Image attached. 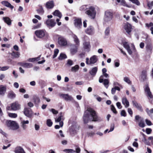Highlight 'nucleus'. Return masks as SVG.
I'll list each match as a JSON object with an SVG mask.
<instances>
[{"instance_id":"nucleus-2","label":"nucleus","mask_w":153,"mask_h":153,"mask_svg":"<svg viewBox=\"0 0 153 153\" xmlns=\"http://www.w3.org/2000/svg\"><path fill=\"white\" fill-rule=\"evenodd\" d=\"M6 123L7 126L11 129L16 130L19 128V126L15 121L8 120L7 121Z\"/></svg>"},{"instance_id":"nucleus-59","label":"nucleus","mask_w":153,"mask_h":153,"mask_svg":"<svg viewBox=\"0 0 153 153\" xmlns=\"http://www.w3.org/2000/svg\"><path fill=\"white\" fill-rule=\"evenodd\" d=\"M152 130L151 128H147L146 129V132L148 134H149L151 133Z\"/></svg>"},{"instance_id":"nucleus-62","label":"nucleus","mask_w":153,"mask_h":153,"mask_svg":"<svg viewBox=\"0 0 153 153\" xmlns=\"http://www.w3.org/2000/svg\"><path fill=\"white\" fill-rule=\"evenodd\" d=\"M103 78V76L101 75L100 76L99 78V81L100 83H102L104 81L103 79L102 78Z\"/></svg>"},{"instance_id":"nucleus-39","label":"nucleus","mask_w":153,"mask_h":153,"mask_svg":"<svg viewBox=\"0 0 153 153\" xmlns=\"http://www.w3.org/2000/svg\"><path fill=\"white\" fill-rule=\"evenodd\" d=\"M109 83V81L108 79H105L104 80L103 84L104 85L105 87L107 88L108 87Z\"/></svg>"},{"instance_id":"nucleus-4","label":"nucleus","mask_w":153,"mask_h":153,"mask_svg":"<svg viewBox=\"0 0 153 153\" xmlns=\"http://www.w3.org/2000/svg\"><path fill=\"white\" fill-rule=\"evenodd\" d=\"M113 18L112 12L108 10L105 12L104 20L105 22H108L111 21Z\"/></svg>"},{"instance_id":"nucleus-54","label":"nucleus","mask_w":153,"mask_h":153,"mask_svg":"<svg viewBox=\"0 0 153 153\" xmlns=\"http://www.w3.org/2000/svg\"><path fill=\"white\" fill-rule=\"evenodd\" d=\"M114 123H112L111 124L110 126V129L109 131L108 132L112 131L114 129Z\"/></svg>"},{"instance_id":"nucleus-31","label":"nucleus","mask_w":153,"mask_h":153,"mask_svg":"<svg viewBox=\"0 0 153 153\" xmlns=\"http://www.w3.org/2000/svg\"><path fill=\"white\" fill-rule=\"evenodd\" d=\"M97 67L93 68L89 71L90 74L91 75L94 76H95L97 72Z\"/></svg>"},{"instance_id":"nucleus-13","label":"nucleus","mask_w":153,"mask_h":153,"mask_svg":"<svg viewBox=\"0 0 153 153\" xmlns=\"http://www.w3.org/2000/svg\"><path fill=\"white\" fill-rule=\"evenodd\" d=\"M18 64L21 66L25 68H30L33 66V64L31 63L25 62H20Z\"/></svg>"},{"instance_id":"nucleus-53","label":"nucleus","mask_w":153,"mask_h":153,"mask_svg":"<svg viewBox=\"0 0 153 153\" xmlns=\"http://www.w3.org/2000/svg\"><path fill=\"white\" fill-rule=\"evenodd\" d=\"M121 116L123 117H126V113L124 110H122L120 113Z\"/></svg>"},{"instance_id":"nucleus-26","label":"nucleus","mask_w":153,"mask_h":153,"mask_svg":"<svg viewBox=\"0 0 153 153\" xmlns=\"http://www.w3.org/2000/svg\"><path fill=\"white\" fill-rule=\"evenodd\" d=\"M3 20L8 25H11L12 20L9 17H4L3 18Z\"/></svg>"},{"instance_id":"nucleus-22","label":"nucleus","mask_w":153,"mask_h":153,"mask_svg":"<svg viewBox=\"0 0 153 153\" xmlns=\"http://www.w3.org/2000/svg\"><path fill=\"white\" fill-rule=\"evenodd\" d=\"M46 7L48 9L52 8L54 6V4L53 1L51 0L48 1L46 3Z\"/></svg>"},{"instance_id":"nucleus-51","label":"nucleus","mask_w":153,"mask_h":153,"mask_svg":"<svg viewBox=\"0 0 153 153\" xmlns=\"http://www.w3.org/2000/svg\"><path fill=\"white\" fill-rule=\"evenodd\" d=\"M147 6L149 8H152V6H153V1L148 2L147 3Z\"/></svg>"},{"instance_id":"nucleus-18","label":"nucleus","mask_w":153,"mask_h":153,"mask_svg":"<svg viewBox=\"0 0 153 153\" xmlns=\"http://www.w3.org/2000/svg\"><path fill=\"white\" fill-rule=\"evenodd\" d=\"M124 28L126 32L128 34H130L131 29V26L130 24L129 23L126 24L124 26Z\"/></svg>"},{"instance_id":"nucleus-64","label":"nucleus","mask_w":153,"mask_h":153,"mask_svg":"<svg viewBox=\"0 0 153 153\" xmlns=\"http://www.w3.org/2000/svg\"><path fill=\"white\" fill-rule=\"evenodd\" d=\"M80 149L79 147H77L76 148V153H79L80 152Z\"/></svg>"},{"instance_id":"nucleus-42","label":"nucleus","mask_w":153,"mask_h":153,"mask_svg":"<svg viewBox=\"0 0 153 153\" xmlns=\"http://www.w3.org/2000/svg\"><path fill=\"white\" fill-rule=\"evenodd\" d=\"M59 52V50L58 49H56L54 50V54L53 56V58H55L57 56Z\"/></svg>"},{"instance_id":"nucleus-50","label":"nucleus","mask_w":153,"mask_h":153,"mask_svg":"<svg viewBox=\"0 0 153 153\" xmlns=\"http://www.w3.org/2000/svg\"><path fill=\"white\" fill-rule=\"evenodd\" d=\"M9 68V67L8 66H4L1 68L0 70L1 71H5L8 69Z\"/></svg>"},{"instance_id":"nucleus-45","label":"nucleus","mask_w":153,"mask_h":153,"mask_svg":"<svg viewBox=\"0 0 153 153\" xmlns=\"http://www.w3.org/2000/svg\"><path fill=\"white\" fill-rule=\"evenodd\" d=\"M46 124L47 125L48 127H50L52 126L53 124V123L51 121V120L48 119L47 120Z\"/></svg>"},{"instance_id":"nucleus-33","label":"nucleus","mask_w":153,"mask_h":153,"mask_svg":"<svg viewBox=\"0 0 153 153\" xmlns=\"http://www.w3.org/2000/svg\"><path fill=\"white\" fill-rule=\"evenodd\" d=\"M53 14L55 16L58 17L60 19L62 16L61 13L58 10H56L53 13Z\"/></svg>"},{"instance_id":"nucleus-23","label":"nucleus","mask_w":153,"mask_h":153,"mask_svg":"<svg viewBox=\"0 0 153 153\" xmlns=\"http://www.w3.org/2000/svg\"><path fill=\"white\" fill-rule=\"evenodd\" d=\"M1 3L3 5L8 7H9L11 9H13L14 8L13 6L11 5L10 3L7 1H3L1 2Z\"/></svg>"},{"instance_id":"nucleus-63","label":"nucleus","mask_w":153,"mask_h":153,"mask_svg":"<svg viewBox=\"0 0 153 153\" xmlns=\"http://www.w3.org/2000/svg\"><path fill=\"white\" fill-rule=\"evenodd\" d=\"M51 111L52 112L53 114H56L58 113V111H57L56 110L54 109H52L51 110Z\"/></svg>"},{"instance_id":"nucleus-57","label":"nucleus","mask_w":153,"mask_h":153,"mask_svg":"<svg viewBox=\"0 0 153 153\" xmlns=\"http://www.w3.org/2000/svg\"><path fill=\"white\" fill-rule=\"evenodd\" d=\"M116 105L117 108L119 109H120L122 108L121 103L119 102H118L117 103Z\"/></svg>"},{"instance_id":"nucleus-19","label":"nucleus","mask_w":153,"mask_h":153,"mask_svg":"<svg viewBox=\"0 0 153 153\" xmlns=\"http://www.w3.org/2000/svg\"><path fill=\"white\" fill-rule=\"evenodd\" d=\"M86 33L89 35H93L94 33V29L92 26H90L85 31Z\"/></svg>"},{"instance_id":"nucleus-46","label":"nucleus","mask_w":153,"mask_h":153,"mask_svg":"<svg viewBox=\"0 0 153 153\" xmlns=\"http://www.w3.org/2000/svg\"><path fill=\"white\" fill-rule=\"evenodd\" d=\"M123 80L128 84L131 83V81L130 80L129 78L127 77H124L123 78Z\"/></svg>"},{"instance_id":"nucleus-21","label":"nucleus","mask_w":153,"mask_h":153,"mask_svg":"<svg viewBox=\"0 0 153 153\" xmlns=\"http://www.w3.org/2000/svg\"><path fill=\"white\" fill-rule=\"evenodd\" d=\"M122 104L125 106V108H127L129 105V102L127 100L126 98L124 97L122 99Z\"/></svg>"},{"instance_id":"nucleus-36","label":"nucleus","mask_w":153,"mask_h":153,"mask_svg":"<svg viewBox=\"0 0 153 153\" xmlns=\"http://www.w3.org/2000/svg\"><path fill=\"white\" fill-rule=\"evenodd\" d=\"M8 116L10 118H16L17 117V114L16 113L7 112Z\"/></svg>"},{"instance_id":"nucleus-14","label":"nucleus","mask_w":153,"mask_h":153,"mask_svg":"<svg viewBox=\"0 0 153 153\" xmlns=\"http://www.w3.org/2000/svg\"><path fill=\"white\" fill-rule=\"evenodd\" d=\"M24 113L27 117H32V112L30 108H25L24 111Z\"/></svg>"},{"instance_id":"nucleus-20","label":"nucleus","mask_w":153,"mask_h":153,"mask_svg":"<svg viewBox=\"0 0 153 153\" xmlns=\"http://www.w3.org/2000/svg\"><path fill=\"white\" fill-rule=\"evenodd\" d=\"M124 47L126 49L129 54L131 55L132 53V51L130 49L129 45L127 42H125L123 43Z\"/></svg>"},{"instance_id":"nucleus-49","label":"nucleus","mask_w":153,"mask_h":153,"mask_svg":"<svg viewBox=\"0 0 153 153\" xmlns=\"http://www.w3.org/2000/svg\"><path fill=\"white\" fill-rule=\"evenodd\" d=\"M110 33V29L109 27H107L105 31V35L108 36V35Z\"/></svg>"},{"instance_id":"nucleus-1","label":"nucleus","mask_w":153,"mask_h":153,"mask_svg":"<svg viewBox=\"0 0 153 153\" xmlns=\"http://www.w3.org/2000/svg\"><path fill=\"white\" fill-rule=\"evenodd\" d=\"M102 120L97 115L96 111L90 108H88L85 111L83 116V120L85 123H87L89 121H97Z\"/></svg>"},{"instance_id":"nucleus-60","label":"nucleus","mask_w":153,"mask_h":153,"mask_svg":"<svg viewBox=\"0 0 153 153\" xmlns=\"http://www.w3.org/2000/svg\"><path fill=\"white\" fill-rule=\"evenodd\" d=\"M40 102V100L39 97H36L35 99V102L36 103V104Z\"/></svg>"},{"instance_id":"nucleus-5","label":"nucleus","mask_w":153,"mask_h":153,"mask_svg":"<svg viewBox=\"0 0 153 153\" xmlns=\"http://www.w3.org/2000/svg\"><path fill=\"white\" fill-rule=\"evenodd\" d=\"M59 95L60 97L66 101H70L75 103L78 104V102L74 100L73 98L71 96L69 95L68 94H64L59 93Z\"/></svg>"},{"instance_id":"nucleus-34","label":"nucleus","mask_w":153,"mask_h":153,"mask_svg":"<svg viewBox=\"0 0 153 153\" xmlns=\"http://www.w3.org/2000/svg\"><path fill=\"white\" fill-rule=\"evenodd\" d=\"M67 58V56L66 54L63 53H61L59 56L58 57V59L59 60H62Z\"/></svg>"},{"instance_id":"nucleus-24","label":"nucleus","mask_w":153,"mask_h":153,"mask_svg":"<svg viewBox=\"0 0 153 153\" xmlns=\"http://www.w3.org/2000/svg\"><path fill=\"white\" fill-rule=\"evenodd\" d=\"M146 72L145 71H143L141 73V75L140 80L142 81H144L146 79Z\"/></svg>"},{"instance_id":"nucleus-12","label":"nucleus","mask_w":153,"mask_h":153,"mask_svg":"<svg viewBox=\"0 0 153 153\" xmlns=\"http://www.w3.org/2000/svg\"><path fill=\"white\" fill-rule=\"evenodd\" d=\"M145 92L147 94V95L150 99H153V96L150 91V88L148 84H146L144 89Z\"/></svg>"},{"instance_id":"nucleus-61","label":"nucleus","mask_w":153,"mask_h":153,"mask_svg":"<svg viewBox=\"0 0 153 153\" xmlns=\"http://www.w3.org/2000/svg\"><path fill=\"white\" fill-rule=\"evenodd\" d=\"M11 146V144H9L7 146H4L2 148V149L3 150H5L7 149V148L10 147Z\"/></svg>"},{"instance_id":"nucleus-47","label":"nucleus","mask_w":153,"mask_h":153,"mask_svg":"<svg viewBox=\"0 0 153 153\" xmlns=\"http://www.w3.org/2000/svg\"><path fill=\"white\" fill-rule=\"evenodd\" d=\"M73 62L72 60L70 59H68L67 60L66 65L69 66H71L73 65Z\"/></svg>"},{"instance_id":"nucleus-40","label":"nucleus","mask_w":153,"mask_h":153,"mask_svg":"<svg viewBox=\"0 0 153 153\" xmlns=\"http://www.w3.org/2000/svg\"><path fill=\"white\" fill-rule=\"evenodd\" d=\"M87 7V5H82L80 7L79 10L81 11H85L86 10H87L88 8Z\"/></svg>"},{"instance_id":"nucleus-38","label":"nucleus","mask_w":153,"mask_h":153,"mask_svg":"<svg viewBox=\"0 0 153 153\" xmlns=\"http://www.w3.org/2000/svg\"><path fill=\"white\" fill-rule=\"evenodd\" d=\"M8 97L10 99H13L15 97L16 95L13 92L10 91L9 93Z\"/></svg>"},{"instance_id":"nucleus-52","label":"nucleus","mask_w":153,"mask_h":153,"mask_svg":"<svg viewBox=\"0 0 153 153\" xmlns=\"http://www.w3.org/2000/svg\"><path fill=\"white\" fill-rule=\"evenodd\" d=\"M139 126L140 127L143 128L145 127V124L143 121H140L139 123Z\"/></svg>"},{"instance_id":"nucleus-41","label":"nucleus","mask_w":153,"mask_h":153,"mask_svg":"<svg viewBox=\"0 0 153 153\" xmlns=\"http://www.w3.org/2000/svg\"><path fill=\"white\" fill-rule=\"evenodd\" d=\"M79 68V66L78 65H76L74 66L71 68V71L72 72H76L77 71Z\"/></svg>"},{"instance_id":"nucleus-58","label":"nucleus","mask_w":153,"mask_h":153,"mask_svg":"<svg viewBox=\"0 0 153 153\" xmlns=\"http://www.w3.org/2000/svg\"><path fill=\"white\" fill-rule=\"evenodd\" d=\"M145 121H146V124L148 125L151 126V125H152V122L150 120H149L147 119H146Z\"/></svg>"},{"instance_id":"nucleus-10","label":"nucleus","mask_w":153,"mask_h":153,"mask_svg":"<svg viewBox=\"0 0 153 153\" xmlns=\"http://www.w3.org/2000/svg\"><path fill=\"white\" fill-rule=\"evenodd\" d=\"M10 107H11V110L13 111H16L20 109L21 105L17 102L12 103Z\"/></svg>"},{"instance_id":"nucleus-35","label":"nucleus","mask_w":153,"mask_h":153,"mask_svg":"<svg viewBox=\"0 0 153 153\" xmlns=\"http://www.w3.org/2000/svg\"><path fill=\"white\" fill-rule=\"evenodd\" d=\"M146 48L148 52H151L152 49V45L150 44H148L146 46Z\"/></svg>"},{"instance_id":"nucleus-28","label":"nucleus","mask_w":153,"mask_h":153,"mask_svg":"<svg viewBox=\"0 0 153 153\" xmlns=\"http://www.w3.org/2000/svg\"><path fill=\"white\" fill-rule=\"evenodd\" d=\"M83 48L85 49L89 50L91 47L89 41H85L83 43Z\"/></svg>"},{"instance_id":"nucleus-16","label":"nucleus","mask_w":153,"mask_h":153,"mask_svg":"<svg viewBox=\"0 0 153 153\" xmlns=\"http://www.w3.org/2000/svg\"><path fill=\"white\" fill-rule=\"evenodd\" d=\"M132 103L133 105L138 110L141 112L143 111V109L142 107L140 104L138 103L135 101H132Z\"/></svg>"},{"instance_id":"nucleus-48","label":"nucleus","mask_w":153,"mask_h":153,"mask_svg":"<svg viewBox=\"0 0 153 153\" xmlns=\"http://www.w3.org/2000/svg\"><path fill=\"white\" fill-rule=\"evenodd\" d=\"M111 111L113 112L115 114L117 113V112L116 111L115 107L113 105H111Z\"/></svg>"},{"instance_id":"nucleus-25","label":"nucleus","mask_w":153,"mask_h":153,"mask_svg":"<svg viewBox=\"0 0 153 153\" xmlns=\"http://www.w3.org/2000/svg\"><path fill=\"white\" fill-rule=\"evenodd\" d=\"M72 36L73 38L74 41L75 43V45L79 46L80 45L79 41L77 37L75 34H73Z\"/></svg>"},{"instance_id":"nucleus-17","label":"nucleus","mask_w":153,"mask_h":153,"mask_svg":"<svg viewBox=\"0 0 153 153\" xmlns=\"http://www.w3.org/2000/svg\"><path fill=\"white\" fill-rule=\"evenodd\" d=\"M46 23L47 26L49 27H53L55 26L56 24L54 20L49 19L46 21Z\"/></svg>"},{"instance_id":"nucleus-55","label":"nucleus","mask_w":153,"mask_h":153,"mask_svg":"<svg viewBox=\"0 0 153 153\" xmlns=\"http://www.w3.org/2000/svg\"><path fill=\"white\" fill-rule=\"evenodd\" d=\"M128 113L130 114L131 117L132 116L133 112L132 109L130 108H128Z\"/></svg>"},{"instance_id":"nucleus-37","label":"nucleus","mask_w":153,"mask_h":153,"mask_svg":"<svg viewBox=\"0 0 153 153\" xmlns=\"http://www.w3.org/2000/svg\"><path fill=\"white\" fill-rule=\"evenodd\" d=\"M116 90L120 91V88L118 86H115L114 88H112L111 90L112 94H114L115 93Z\"/></svg>"},{"instance_id":"nucleus-7","label":"nucleus","mask_w":153,"mask_h":153,"mask_svg":"<svg viewBox=\"0 0 153 153\" xmlns=\"http://www.w3.org/2000/svg\"><path fill=\"white\" fill-rule=\"evenodd\" d=\"M69 46L70 51L71 54L74 55L77 52L79 46L71 44L69 45Z\"/></svg>"},{"instance_id":"nucleus-9","label":"nucleus","mask_w":153,"mask_h":153,"mask_svg":"<svg viewBox=\"0 0 153 153\" xmlns=\"http://www.w3.org/2000/svg\"><path fill=\"white\" fill-rule=\"evenodd\" d=\"M59 115L60 116H59V117L57 119H55V121L56 122H59V124L60 126L61 127H62L63 126V123L62 121H61L62 120H64L65 119L64 117V114L61 112L59 113Z\"/></svg>"},{"instance_id":"nucleus-32","label":"nucleus","mask_w":153,"mask_h":153,"mask_svg":"<svg viewBox=\"0 0 153 153\" xmlns=\"http://www.w3.org/2000/svg\"><path fill=\"white\" fill-rule=\"evenodd\" d=\"M11 55L14 58H19L20 56V54L19 52L13 51L10 53Z\"/></svg>"},{"instance_id":"nucleus-27","label":"nucleus","mask_w":153,"mask_h":153,"mask_svg":"<svg viewBox=\"0 0 153 153\" xmlns=\"http://www.w3.org/2000/svg\"><path fill=\"white\" fill-rule=\"evenodd\" d=\"M14 152L16 153H25L23 149L20 146L16 147Z\"/></svg>"},{"instance_id":"nucleus-3","label":"nucleus","mask_w":153,"mask_h":153,"mask_svg":"<svg viewBox=\"0 0 153 153\" xmlns=\"http://www.w3.org/2000/svg\"><path fill=\"white\" fill-rule=\"evenodd\" d=\"M85 13L88 17L91 19H94L95 16L96 12L94 7H90L85 12Z\"/></svg>"},{"instance_id":"nucleus-44","label":"nucleus","mask_w":153,"mask_h":153,"mask_svg":"<svg viewBox=\"0 0 153 153\" xmlns=\"http://www.w3.org/2000/svg\"><path fill=\"white\" fill-rule=\"evenodd\" d=\"M63 151L64 152H67V153H74V152L75 151L72 149H65L63 150Z\"/></svg>"},{"instance_id":"nucleus-15","label":"nucleus","mask_w":153,"mask_h":153,"mask_svg":"<svg viewBox=\"0 0 153 153\" xmlns=\"http://www.w3.org/2000/svg\"><path fill=\"white\" fill-rule=\"evenodd\" d=\"M74 25L77 28H80L82 26L81 20L80 19H76L74 20Z\"/></svg>"},{"instance_id":"nucleus-8","label":"nucleus","mask_w":153,"mask_h":153,"mask_svg":"<svg viewBox=\"0 0 153 153\" xmlns=\"http://www.w3.org/2000/svg\"><path fill=\"white\" fill-rule=\"evenodd\" d=\"M45 31L43 30H39L35 31V33L36 36L39 38H42L45 34Z\"/></svg>"},{"instance_id":"nucleus-43","label":"nucleus","mask_w":153,"mask_h":153,"mask_svg":"<svg viewBox=\"0 0 153 153\" xmlns=\"http://www.w3.org/2000/svg\"><path fill=\"white\" fill-rule=\"evenodd\" d=\"M120 4L124 6H126L128 7H130L126 4V2L124 0H121Z\"/></svg>"},{"instance_id":"nucleus-56","label":"nucleus","mask_w":153,"mask_h":153,"mask_svg":"<svg viewBox=\"0 0 153 153\" xmlns=\"http://www.w3.org/2000/svg\"><path fill=\"white\" fill-rule=\"evenodd\" d=\"M37 11L39 13H43V9L42 7L39 9L37 10Z\"/></svg>"},{"instance_id":"nucleus-30","label":"nucleus","mask_w":153,"mask_h":153,"mask_svg":"<svg viewBox=\"0 0 153 153\" xmlns=\"http://www.w3.org/2000/svg\"><path fill=\"white\" fill-rule=\"evenodd\" d=\"M29 123V121L28 120H23L21 122V126L24 129H25L26 128L27 126L26 125V124H28Z\"/></svg>"},{"instance_id":"nucleus-11","label":"nucleus","mask_w":153,"mask_h":153,"mask_svg":"<svg viewBox=\"0 0 153 153\" xmlns=\"http://www.w3.org/2000/svg\"><path fill=\"white\" fill-rule=\"evenodd\" d=\"M58 43L60 45L63 46L67 45V42L65 38L60 36L58 38Z\"/></svg>"},{"instance_id":"nucleus-29","label":"nucleus","mask_w":153,"mask_h":153,"mask_svg":"<svg viewBox=\"0 0 153 153\" xmlns=\"http://www.w3.org/2000/svg\"><path fill=\"white\" fill-rule=\"evenodd\" d=\"M6 87L3 85L0 86V95H3L6 91Z\"/></svg>"},{"instance_id":"nucleus-6","label":"nucleus","mask_w":153,"mask_h":153,"mask_svg":"<svg viewBox=\"0 0 153 153\" xmlns=\"http://www.w3.org/2000/svg\"><path fill=\"white\" fill-rule=\"evenodd\" d=\"M97 61V58L96 56L94 55L91 57L90 59L88 58H86V63L88 65H92L96 63Z\"/></svg>"}]
</instances>
